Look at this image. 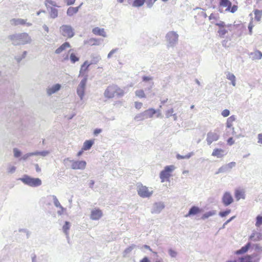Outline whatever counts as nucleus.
Instances as JSON below:
<instances>
[{
  "label": "nucleus",
  "mask_w": 262,
  "mask_h": 262,
  "mask_svg": "<svg viewBox=\"0 0 262 262\" xmlns=\"http://www.w3.org/2000/svg\"><path fill=\"white\" fill-rule=\"evenodd\" d=\"M235 217V216H233L232 217H231L230 219H229L227 221H226L223 224L222 228L223 229V228H225V226L229 223H230V222H231L234 218Z\"/></svg>",
  "instance_id": "54"
},
{
  "label": "nucleus",
  "mask_w": 262,
  "mask_h": 262,
  "mask_svg": "<svg viewBox=\"0 0 262 262\" xmlns=\"http://www.w3.org/2000/svg\"><path fill=\"white\" fill-rule=\"evenodd\" d=\"M227 78L231 81L235 79V76L233 74L228 73V74L227 75Z\"/></svg>",
  "instance_id": "57"
},
{
  "label": "nucleus",
  "mask_w": 262,
  "mask_h": 262,
  "mask_svg": "<svg viewBox=\"0 0 262 262\" xmlns=\"http://www.w3.org/2000/svg\"><path fill=\"white\" fill-rule=\"evenodd\" d=\"M256 256V254H253L251 255L247 254L245 256H242L238 258V262H256L253 261V258Z\"/></svg>",
  "instance_id": "19"
},
{
  "label": "nucleus",
  "mask_w": 262,
  "mask_h": 262,
  "mask_svg": "<svg viewBox=\"0 0 262 262\" xmlns=\"http://www.w3.org/2000/svg\"><path fill=\"white\" fill-rule=\"evenodd\" d=\"M50 197L52 198L54 204L56 207L59 208L60 209H63V207L61 205L60 203L55 195H51Z\"/></svg>",
  "instance_id": "34"
},
{
  "label": "nucleus",
  "mask_w": 262,
  "mask_h": 262,
  "mask_svg": "<svg viewBox=\"0 0 262 262\" xmlns=\"http://www.w3.org/2000/svg\"><path fill=\"white\" fill-rule=\"evenodd\" d=\"M59 30L60 33L63 36L67 37L69 38L73 37L75 35L74 30L70 25H62L60 27Z\"/></svg>",
  "instance_id": "7"
},
{
  "label": "nucleus",
  "mask_w": 262,
  "mask_h": 262,
  "mask_svg": "<svg viewBox=\"0 0 262 262\" xmlns=\"http://www.w3.org/2000/svg\"><path fill=\"white\" fill-rule=\"evenodd\" d=\"M76 0H64V2L68 6L73 5Z\"/></svg>",
  "instance_id": "63"
},
{
  "label": "nucleus",
  "mask_w": 262,
  "mask_h": 262,
  "mask_svg": "<svg viewBox=\"0 0 262 262\" xmlns=\"http://www.w3.org/2000/svg\"><path fill=\"white\" fill-rule=\"evenodd\" d=\"M256 231H253L252 234L249 237V239L250 241H253L255 242L254 239H255V237H256Z\"/></svg>",
  "instance_id": "59"
},
{
  "label": "nucleus",
  "mask_w": 262,
  "mask_h": 262,
  "mask_svg": "<svg viewBox=\"0 0 262 262\" xmlns=\"http://www.w3.org/2000/svg\"><path fill=\"white\" fill-rule=\"evenodd\" d=\"M67 161H69L71 163V168L75 170H83L85 168L86 165V162L84 160L75 161L71 160L67 158L64 160V162L65 164H66Z\"/></svg>",
  "instance_id": "9"
},
{
  "label": "nucleus",
  "mask_w": 262,
  "mask_h": 262,
  "mask_svg": "<svg viewBox=\"0 0 262 262\" xmlns=\"http://www.w3.org/2000/svg\"><path fill=\"white\" fill-rule=\"evenodd\" d=\"M88 76L87 75L84 76V78L80 81L77 88V94L81 100H82L85 94V90L88 80Z\"/></svg>",
  "instance_id": "8"
},
{
  "label": "nucleus",
  "mask_w": 262,
  "mask_h": 262,
  "mask_svg": "<svg viewBox=\"0 0 262 262\" xmlns=\"http://www.w3.org/2000/svg\"><path fill=\"white\" fill-rule=\"evenodd\" d=\"M215 25L219 27L220 28H223L224 27L226 26L225 23L223 21H219V22L214 23Z\"/></svg>",
  "instance_id": "53"
},
{
  "label": "nucleus",
  "mask_w": 262,
  "mask_h": 262,
  "mask_svg": "<svg viewBox=\"0 0 262 262\" xmlns=\"http://www.w3.org/2000/svg\"><path fill=\"white\" fill-rule=\"evenodd\" d=\"M174 165H168L164 167V169L160 173V178L162 182L165 181H169V179L171 177V173L174 169Z\"/></svg>",
  "instance_id": "6"
},
{
  "label": "nucleus",
  "mask_w": 262,
  "mask_h": 262,
  "mask_svg": "<svg viewBox=\"0 0 262 262\" xmlns=\"http://www.w3.org/2000/svg\"><path fill=\"white\" fill-rule=\"evenodd\" d=\"M94 144V140H86L85 141H84L83 143L82 149L83 150H88L90 149H91V148L92 147Z\"/></svg>",
  "instance_id": "25"
},
{
  "label": "nucleus",
  "mask_w": 262,
  "mask_h": 262,
  "mask_svg": "<svg viewBox=\"0 0 262 262\" xmlns=\"http://www.w3.org/2000/svg\"><path fill=\"white\" fill-rule=\"evenodd\" d=\"M12 43L14 46L25 45L31 41V38L27 33L15 34L9 36Z\"/></svg>",
  "instance_id": "1"
},
{
  "label": "nucleus",
  "mask_w": 262,
  "mask_h": 262,
  "mask_svg": "<svg viewBox=\"0 0 262 262\" xmlns=\"http://www.w3.org/2000/svg\"><path fill=\"white\" fill-rule=\"evenodd\" d=\"M236 163L235 162H231L228 164H225L221 166L218 170L215 172V174L220 173H227L231 171V169L235 167Z\"/></svg>",
  "instance_id": "11"
},
{
  "label": "nucleus",
  "mask_w": 262,
  "mask_h": 262,
  "mask_svg": "<svg viewBox=\"0 0 262 262\" xmlns=\"http://www.w3.org/2000/svg\"><path fill=\"white\" fill-rule=\"evenodd\" d=\"M116 93L119 96H122L123 95V92L122 90L120 89L117 85H113L107 88L104 91V95L106 98H112L115 96Z\"/></svg>",
  "instance_id": "4"
},
{
  "label": "nucleus",
  "mask_w": 262,
  "mask_h": 262,
  "mask_svg": "<svg viewBox=\"0 0 262 262\" xmlns=\"http://www.w3.org/2000/svg\"><path fill=\"white\" fill-rule=\"evenodd\" d=\"M145 0H134L133 6L135 7H140L145 3Z\"/></svg>",
  "instance_id": "39"
},
{
  "label": "nucleus",
  "mask_w": 262,
  "mask_h": 262,
  "mask_svg": "<svg viewBox=\"0 0 262 262\" xmlns=\"http://www.w3.org/2000/svg\"><path fill=\"white\" fill-rule=\"evenodd\" d=\"M217 32L220 37H223L228 32V30L224 28H220Z\"/></svg>",
  "instance_id": "47"
},
{
  "label": "nucleus",
  "mask_w": 262,
  "mask_h": 262,
  "mask_svg": "<svg viewBox=\"0 0 262 262\" xmlns=\"http://www.w3.org/2000/svg\"><path fill=\"white\" fill-rule=\"evenodd\" d=\"M254 240L255 242L262 240V234L260 232H256V237Z\"/></svg>",
  "instance_id": "55"
},
{
  "label": "nucleus",
  "mask_w": 262,
  "mask_h": 262,
  "mask_svg": "<svg viewBox=\"0 0 262 262\" xmlns=\"http://www.w3.org/2000/svg\"><path fill=\"white\" fill-rule=\"evenodd\" d=\"M69 58L72 63H75L79 60V57H77L74 53L70 54Z\"/></svg>",
  "instance_id": "40"
},
{
  "label": "nucleus",
  "mask_w": 262,
  "mask_h": 262,
  "mask_svg": "<svg viewBox=\"0 0 262 262\" xmlns=\"http://www.w3.org/2000/svg\"><path fill=\"white\" fill-rule=\"evenodd\" d=\"M82 3H81L79 6L76 7H70L67 11V15L69 16H72L74 14L77 13L78 11H79V9L82 6Z\"/></svg>",
  "instance_id": "22"
},
{
  "label": "nucleus",
  "mask_w": 262,
  "mask_h": 262,
  "mask_svg": "<svg viewBox=\"0 0 262 262\" xmlns=\"http://www.w3.org/2000/svg\"><path fill=\"white\" fill-rule=\"evenodd\" d=\"M142 102H135V106L137 109H140L141 107L142 106Z\"/></svg>",
  "instance_id": "64"
},
{
  "label": "nucleus",
  "mask_w": 262,
  "mask_h": 262,
  "mask_svg": "<svg viewBox=\"0 0 262 262\" xmlns=\"http://www.w3.org/2000/svg\"><path fill=\"white\" fill-rule=\"evenodd\" d=\"M27 54V51H24L21 55H16L14 58L16 60L17 63H19L23 59H24Z\"/></svg>",
  "instance_id": "35"
},
{
  "label": "nucleus",
  "mask_w": 262,
  "mask_h": 262,
  "mask_svg": "<svg viewBox=\"0 0 262 262\" xmlns=\"http://www.w3.org/2000/svg\"><path fill=\"white\" fill-rule=\"evenodd\" d=\"M233 198L229 191H226L222 198V202L225 206H228L233 202Z\"/></svg>",
  "instance_id": "12"
},
{
  "label": "nucleus",
  "mask_w": 262,
  "mask_h": 262,
  "mask_svg": "<svg viewBox=\"0 0 262 262\" xmlns=\"http://www.w3.org/2000/svg\"><path fill=\"white\" fill-rule=\"evenodd\" d=\"M71 227V224L68 221H66L64 222V224L63 225L62 227V230L63 232L67 235H68L69 234V230Z\"/></svg>",
  "instance_id": "31"
},
{
  "label": "nucleus",
  "mask_w": 262,
  "mask_h": 262,
  "mask_svg": "<svg viewBox=\"0 0 262 262\" xmlns=\"http://www.w3.org/2000/svg\"><path fill=\"white\" fill-rule=\"evenodd\" d=\"M13 153H14V156L15 158H19L21 155V151L16 148H14L13 149Z\"/></svg>",
  "instance_id": "48"
},
{
  "label": "nucleus",
  "mask_w": 262,
  "mask_h": 262,
  "mask_svg": "<svg viewBox=\"0 0 262 262\" xmlns=\"http://www.w3.org/2000/svg\"><path fill=\"white\" fill-rule=\"evenodd\" d=\"M194 155V153L193 152H191L188 153V154L186 155L185 156H182L179 154H177L176 158L178 160H181V159H189L190 158H191L192 156Z\"/></svg>",
  "instance_id": "30"
},
{
  "label": "nucleus",
  "mask_w": 262,
  "mask_h": 262,
  "mask_svg": "<svg viewBox=\"0 0 262 262\" xmlns=\"http://www.w3.org/2000/svg\"><path fill=\"white\" fill-rule=\"evenodd\" d=\"M50 16L53 18H55L58 16V10L57 9L53 7L50 8Z\"/></svg>",
  "instance_id": "37"
},
{
  "label": "nucleus",
  "mask_w": 262,
  "mask_h": 262,
  "mask_svg": "<svg viewBox=\"0 0 262 262\" xmlns=\"http://www.w3.org/2000/svg\"><path fill=\"white\" fill-rule=\"evenodd\" d=\"M154 3V1H152V0H146V4L148 8H151L153 6Z\"/></svg>",
  "instance_id": "61"
},
{
  "label": "nucleus",
  "mask_w": 262,
  "mask_h": 262,
  "mask_svg": "<svg viewBox=\"0 0 262 262\" xmlns=\"http://www.w3.org/2000/svg\"><path fill=\"white\" fill-rule=\"evenodd\" d=\"M100 59L101 57L99 55L93 56L91 62L89 63L90 64V66L93 64H96L100 61Z\"/></svg>",
  "instance_id": "43"
},
{
  "label": "nucleus",
  "mask_w": 262,
  "mask_h": 262,
  "mask_svg": "<svg viewBox=\"0 0 262 262\" xmlns=\"http://www.w3.org/2000/svg\"><path fill=\"white\" fill-rule=\"evenodd\" d=\"M262 225V215H258L256 217L255 226L257 227Z\"/></svg>",
  "instance_id": "44"
},
{
  "label": "nucleus",
  "mask_w": 262,
  "mask_h": 262,
  "mask_svg": "<svg viewBox=\"0 0 262 262\" xmlns=\"http://www.w3.org/2000/svg\"><path fill=\"white\" fill-rule=\"evenodd\" d=\"M211 155L219 158H222L224 155V150L221 148H215Z\"/></svg>",
  "instance_id": "27"
},
{
  "label": "nucleus",
  "mask_w": 262,
  "mask_h": 262,
  "mask_svg": "<svg viewBox=\"0 0 262 262\" xmlns=\"http://www.w3.org/2000/svg\"><path fill=\"white\" fill-rule=\"evenodd\" d=\"M220 135L215 132H209L207 134L206 141L208 145H210L213 141L219 140Z\"/></svg>",
  "instance_id": "13"
},
{
  "label": "nucleus",
  "mask_w": 262,
  "mask_h": 262,
  "mask_svg": "<svg viewBox=\"0 0 262 262\" xmlns=\"http://www.w3.org/2000/svg\"><path fill=\"white\" fill-rule=\"evenodd\" d=\"M90 66V64L89 63L88 61H85L84 63L81 66L79 76L84 75V73L88 70Z\"/></svg>",
  "instance_id": "23"
},
{
  "label": "nucleus",
  "mask_w": 262,
  "mask_h": 262,
  "mask_svg": "<svg viewBox=\"0 0 262 262\" xmlns=\"http://www.w3.org/2000/svg\"><path fill=\"white\" fill-rule=\"evenodd\" d=\"M135 247H136L135 245H134V244L132 245L131 246H130L129 247H127V248H126L125 249L124 253L125 254L129 253L135 248Z\"/></svg>",
  "instance_id": "49"
},
{
  "label": "nucleus",
  "mask_w": 262,
  "mask_h": 262,
  "mask_svg": "<svg viewBox=\"0 0 262 262\" xmlns=\"http://www.w3.org/2000/svg\"><path fill=\"white\" fill-rule=\"evenodd\" d=\"M231 212V209H227L225 211H220L219 213V215L222 217H224L228 215Z\"/></svg>",
  "instance_id": "45"
},
{
  "label": "nucleus",
  "mask_w": 262,
  "mask_h": 262,
  "mask_svg": "<svg viewBox=\"0 0 262 262\" xmlns=\"http://www.w3.org/2000/svg\"><path fill=\"white\" fill-rule=\"evenodd\" d=\"M99 41L100 39L95 38H92L90 39L88 41V43L91 45V46L93 45H99Z\"/></svg>",
  "instance_id": "42"
},
{
  "label": "nucleus",
  "mask_w": 262,
  "mask_h": 262,
  "mask_svg": "<svg viewBox=\"0 0 262 262\" xmlns=\"http://www.w3.org/2000/svg\"><path fill=\"white\" fill-rule=\"evenodd\" d=\"M248 28V30H249V34L250 35H252V29L253 28V25L252 22H250L249 24Z\"/></svg>",
  "instance_id": "62"
},
{
  "label": "nucleus",
  "mask_w": 262,
  "mask_h": 262,
  "mask_svg": "<svg viewBox=\"0 0 262 262\" xmlns=\"http://www.w3.org/2000/svg\"><path fill=\"white\" fill-rule=\"evenodd\" d=\"M235 198L236 201H239L241 199H245V194L244 192L240 190L236 189L235 191Z\"/></svg>",
  "instance_id": "28"
},
{
  "label": "nucleus",
  "mask_w": 262,
  "mask_h": 262,
  "mask_svg": "<svg viewBox=\"0 0 262 262\" xmlns=\"http://www.w3.org/2000/svg\"><path fill=\"white\" fill-rule=\"evenodd\" d=\"M173 109L170 108L166 111L165 116L166 118H169L170 117L172 116L173 114Z\"/></svg>",
  "instance_id": "50"
},
{
  "label": "nucleus",
  "mask_w": 262,
  "mask_h": 262,
  "mask_svg": "<svg viewBox=\"0 0 262 262\" xmlns=\"http://www.w3.org/2000/svg\"><path fill=\"white\" fill-rule=\"evenodd\" d=\"M221 114L223 117H226L230 115V111L227 109H225L222 111Z\"/></svg>",
  "instance_id": "56"
},
{
  "label": "nucleus",
  "mask_w": 262,
  "mask_h": 262,
  "mask_svg": "<svg viewBox=\"0 0 262 262\" xmlns=\"http://www.w3.org/2000/svg\"><path fill=\"white\" fill-rule=\"evenodd\" d=\"M235 119L236 118L234 115H232L229 117L227 120L226 127L228 128H231L232 126V123L235 120Z\"/></svg>",
  "instance_id": "32"
},
{
  "label": "nucleus",
  "mask_w": 262,
  "mask_h": 262,
  "mask_svg": "<svg viewBox=\"0 0 262 262\" xmlns=\"http://www.w3.org/2000/svg\"><path fill=\"white\" fill-rule=\"evenodd\" d=\"M219 5L228 8L229 6H231L232 3L229 0H220Z\"/></svg>",
  "instance_id": "33"
},
{
  "label": "nucleus",
  "mask_w": 262,
  "mask_h": 262,
  "mask_svg": "<svg viewBox=\"0 0 262 262\" xmlns=\"http://www.w3.org/2000/svg\"><path fill=\"white\" fill-rule=\"evenodd\" d=\"M34 156V154H33V152H29V153H27L25 155H24L21 158V160H23L24 161H26L28 159V158H29L30 157H31V156Z\"/></svg>",
  "instance_id": "51"
},
{
  "label": "nucleus",
  "mask_w": 262,
  "mask_h": 262,
  "mask_svg": "<svg viewBox=\"0 0 262 262\" xmlns=\"http://www.w3.org/2000/svg\"><path fill=\"white\" fill-rule=\"evenodd\" d=\"M49 154L48 150L36 151L33 152L34 156H40L42 157H46Z\"/></svg>",
  "instance_id": "38"
},
{
  "label": "nucleus",
  "mask_w": 262,
  "mask_h": 262,
  "mask_svg": "<svg viewBox=\"0 0 262 262\" xmlns=\"http://www.w3.org/2000/svg\"><path fill=\"white\" fill-rule=\"evenodd\" d=\"M249 55L252 60H259L262 58V52L257 50L254 52L250 53Z\"/></svg>",
  "instance_id": "20"
},
{
  "label": "nucleus",
  "mask_w": 262,
  "mask_h": 262,
  "mask_svg": "<svg viewBox=\"0 0 262 262\" xmlns=\"http://www.w3.org/2000/svg\"><path fill=\"white\" fill-rule=\"evenodd\" d=\"M168 253L171 257H176L177 255V252L170 248L168 250Z\"/></svg>",
  "instance_id": "52"
},
{
  "label": "nucleus",
  "mask_w": 262,
  "mask_h": 262,
  "mask_svg": "<svg viewBox=\"0 0 262 262\" xmlns=\"http://www.w3.org/2000/svg\"><path fill=\"white\" fill-rule=\"evenodd\" d=\"M251 247V243L248 242L245 246H243L241 249L235 251V253L237 255H242L246 253Z\"/></svg>",
  "instance_id": "18"
},
{
  "label": "nucleus",
  "mask_w": 262,
  "mask_h": 262,
  "mask_svg": "<svg viewBox=\"0 0 262 262\" xmlns=\"http://www.w3.org/2000/svg\"><path fill=\"white\" fill-rule=\"evenodd\" d=\"M164 207L165 205L163 202H156L153 205L151 209V213L156 214L160 213Z\"/></svg>",
  "instance_id": "14"
},
{
  "label": "nucleus",
  "mask_w": 262,
  "mask_h": 262,
  "mask_svg": "<svg viewBox=\"0 0 262 262\" xmlns=\"http://www.w3.org/2000/svg\"><path fill=\"white\" fill-rule=\"evenodd\" d=\"M118 48H115V49L112 50L108 54L107 58H110L112 56V55L118 51Z\"/></svg>",
  "instance_id": "58"
},
{
  "label": "nucleus",
  "mask_w": 262,
  "mask_h": 262,
  "mask_svg": "<svg viewBox=\"0 0 262 262\" xmlns=\"http://www.w3.org/2000/svg\"><path fill=\"white\" fill-rule=\"evenodd\" d=\"M135 94H136V96H137L140 98L146 97L145 94L143 90H138L136 91Z\"/></svg>",
  "instance_id": "41"
},
{
  "label": "nucleus",
  "mask_w": 262,
  "mask_h": 262,
  "mask_svg": "<svg viewBox=\"0 0 262 262\" xmlns=\"http://www.w3.org/2000/svg\"><path fill=\"white\" fill-rule=\"evenodd\" d=\"M102 216V212L101 210L97 209L93 210L91 213V219L92 220H98Z\"/></svg>",
  "instance_id": "17"
},
{
  "label": "nucleus",
  "mask_w": 262,
  "mask_h": 262,
  "mask_svg": "<svg viewBox=\"0 0 262 262\" xmlns=\"http://www.w3.org/2000/svg\"><path fill=\"white\" fill-rule=\"evenodd\" d=\"M160 110H156L152 108H148L145 110L142 113L137 114L135 117V120L137 121H142L146 119L150 118L153 117V116L157 113H159L157 116V117H159L160 113Z\"/></svg>",
  "instance_id": "2"
},
{
  "label": "nucleus",
  "mask_w": 262,
  "mask_h": 262,
  "mask_svg": "<svg viewBox=\"0 0 262 262\" xmlns=\"http://www.w3.org/2000/svg\"><path fill=\"white\" fill-rule=\"evenodd\" d=\"M138 194L142 198H149L152 193V191H149L148 188L142 184L139 185L137 187Z\"/></svg>",
  "instance_id": "10"
},
{
  "label": "nucleus",
  "mask_w": 262,
  "mask_h": 262,
  "mask_svg": "<svg viewBox=\"0 0 262 262\" xmlns=\"http://www.w3.org/2000/svg\"><path fill=\"white\" fill-rule=\"evenodd\" d=\"M237 6L236 5H233V6H229L228 8L226 9V11H229L231 13H234L237 10Z\"/></svg>",
  "instance_id": "46"
},
{
  "label": "nucleus",
  "mask_w": 262,
  "mask_h": 262,
  "mask_svg": "<svg viewBox=\"0 0 262 262\" xmlns=\"http://www.w3.org/2000/svg\"><path fill=\"white\" fill-rule=\"evenodd\" d=\"M10 23L12 25L17 26L18 25H26L27 26H31L32 24L26 23V20L21 18H13L10 20Z\"/></svg>",
  "instance_id": "15"
},
{
  "label": "nucleus",
  "mask_w": 262,
  "mask_h": 262,
  "mask_svg": "<svg viewBox=\"0 0 262 262\" xmlns=\"http://www.w3.org/2000/svg\"><path fill=\"white\" fill-rule=\"evenodd\" d=\"M179 35L174 31H170L166 34L167 47L173 48L178 42Z\"/></svg>",
  "instance_id": "5"
},
{
  "label": "nucleus",
  "mask_w": 262,
  "mask_h": 262,
  "mask_svg": "<svg viewBox=\"0 0 262 262\" xmlns=\"http://www.w3.org/2000/svg\"><path fill=\"white\" fill-rule=\"evenodd\" d=\"M16 170V167L14 166H9L8 169V172L10 173H14Z\"/></svg>",
  "instance_id": "60"
},
{
  "label": "nucleus",
  "mask_w": 262,
  "mask_h": 262,
  "mask_svg": "<svg viewBox=\"0 0 262 262\" xmlns=\"http://www.w3.org/2000/svg\"><path fill=\"white\" fill-rule=\"evenodd\" d=\"M60 88L61 85L60 84H55L47 90V94L49 96H50L58 91Z\"/></svg>",
  "instance_id": "21"
},
{
  "label": "nucleus",
  "mask_w": 262,
  "mask_h": 262,
  "mask_svg": "<svg viewBox=\"0 0 262 262\" xmlns=\"http://www.w3.org/2000/svg\"><path fill=\"white\" fill-rule=\"evenodd\" d=\"M70 44L69 42H65L55 50V53L57 54H59L66 48L70 47Z\"/></svg>",
  "instance_id": "26"
},
{
  "label": "nucleus",
  "mask_w": 262,
  "mask_h": 262,
  "mask_svg": "<svg viewBox=\"0 0 262 262\" xmlns=\"http://www.w3.org/2000/svg\"><path fill=\"white\" fill-rule=\"evenodd\" d=\"M202 209L196 206H192L189 209L188 213L186 215V217L195 215L197 214L201 213Z\"/></svg>",
  "instance_id": "16"
},
{
  "label": "nucleus",
  "mask_w": 262,
  "mask_h": 262,
  "mask_svg": "<svg viewBox=\"0 0 262 262\" xmlns=\"http://www.w3.org/2000/svg\"><path fill=\"white\" fill-rule=\"evenodd\" d=\"M255 15V19L257 21H259L262 16V10L256 9L254 11Z\"/></svg>",
  "instance_id": "36"
},
{
  "label": "nucleus",
  "mask_w": 262,
  "mask_h": 262,
  "mask_svg": "<svg viewBox=\"0 0 262 262\" xmlns=\"http://www.w3.org/2000/svg\"><path fill=\"white\" fill-rule=\"evenodd\" d=\"M92 32L95 35L102 36L104 37L106 36V34L105 32L104 31V29L102 28H99L98 27H95L93 29Z\"/></svg>",
  "instance_id": "24"
},
{
  "label": "nucleus",
  "mask_w": 262,
  "mask_h": 262,
  "mask_svg": "<svg viewBox=\"0 0 262 262\" xmlns=\"http://www.w3.org/2000/svg\"><path fill=\"white\" fill-rule=\"evenodd\" d=\"M216 214V211L214 210H210L208 212H205L201 217V219L204 220L210 216L214 215Z\"/></svg>",
  "instance_id": "29"
},
{
  "label": "nucleus",
  "mask_w": 262,
  "mask_h": 262,
  "mask_svg": "<svg viewBox=\"0 0 262 262\" xmlns=\"http://www.w3.org/2000/svg\"><path fill=\"white\" fill-rule=\"evenodd\" d=\"M24 184L32 187H36L41 185V180L38 178H33L27 174H24L18 179Z\"/></svg>",
  "instance_id": "3"
}]
</instances>
